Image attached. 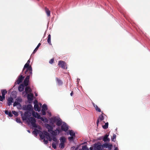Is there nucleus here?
I'll return each mask as SVG.
<instances>
[{"label":"nucleus","instance_id":"24","mask_svg":"<svg viewBox=\"0 0 150 150\" xmlns=\"http://www.w3.org/2000/svg\"><path fill=\"white\" fill-rule=\"evenodd\" d=\"M39 131L37 129H35L33 132L32 133L33 134L35 135L36 136L38 135V134L39 133Z\"/></svg>","mask_w":150,"mask_h":150},{"label":"nucleus","instance_id":"13","mask_svg":"<svg viewBox=\"0 0 150 150\" xmlns=\"http://www.w3.org/2000/svg\"><path fill=\"white\" fill-rule=\"evenodd\" d=\"M56 122V125L58 126H60L62 124V121L59 118H57Z\"/></svg>","mask_w":150,"mask_h":150},{"label":"nucleus","instance_id":"38","mask_svg":"<svg viewBox=\"0 0 150 150\" xmlns=\"http://www.w3.org/2000/svg\"><path fill=\"white\" fill-rule=\"evenodd\" d=\"M12 112L15 116H17L18 115V113L15 111H12Z\"/></svg>","mask_w":150,"mask_h":150},{"label":"nucleus","instance_id":"39","mask_svg":"<svg viewBox=\"0 0 150 150\" xmlns=\"http://www.w3.org/2000/svg\"><path fill=\"white\" fill-rule=\"evenodd\" d=\"M74 137L72 136L69 137H68V139L69 141H73L74 140Z\"/></svg>","mask_w":150,"mask_h":150},{"label":"nucleus","instance_id":"19","mask_svg":"<svg viewBox=\"0 0 150 150\" xmlns=\"http://www.w3.org/2000/svg\"><path fill=\"white\" fill-rule=\"evenodd\" d=\"M34 108L36 111L39 112L40 111V108L39 107L38 104H35Z\"/></svg>","mask_w":150,"mask_h":150},{"label":"nucleus","instance_id":"34","mask_svg":"<svg viewBox=\"0 0 150 150\" xmlns=\"http://www.w3.org/2000/svg\"><path fill=\"white\" fill-rule=\"evenodd\" d=\"M102 149H103L104 148H107L108 146V144H105L103 145H102Z\"/></svg>","mask_w":150,"mask_h":150},{"label":"nucleus","instance_id":"37","mask_svg":"<svg viewBox=\"0 0 150 150\" xmlns=\"http://www.w3.org/2000/svg\"><path fill=\"white\" fill-rule=\"evenodd\" d=\"M116 135L115 134H114L113 136V137L111 139L112 141H114V142L115 141V139L116 138Z\"/></svg>","mask_w":150,"mask_h":150},{"label":"nucleus","instance_id":"1","mask_svg":"<svg viewBox=\"0 0 150 150\" xmlns=\"http://www.w3.org/2000/svg\"><path fill=\"white\" fill-rule=\"evenodd\" d=\"M30 60H28L24 66L23 71L25 69L26 70L25 72V74H26L27 72H30V73H31V72H32V68L31 66L30 65Z\"/></svg>","mask_w":150,"mask_h":150},{"label":"nucleus","instance_id":"2","mask_svg":"<svg viewBox=\"0 0 150 150\" xmlns=\"http://www.w3.org/2000/svg\"><path fill=\"white\" fill-rule=\"evenodd\" d=\"M25 74L27 76L25 78L23 83L24 86H27L28 85L30 77L32 76V72H31V73H30V72H27V73L26 74Z\"/></svg>","mask_w":150,"mask_h":150},{"label":"nucleus","instance_id":"44","mask_svg":"<svg viewBox=\"0 0 150 150\" xmlns=\"http://www.w3.org/2000/svg\"><path fill=\"white\" fill-rule=\"evenodd\" d=\"M35 114L36 115V117L38 119H39L40 117V116L39 115L37 112H36Z\"/></svg>","mask_w":150,"mask_h":150},{"label":"nucleus","instance_id":"62","mask_svg":"<svg viewBox=\"0 0 150 150\" xmlns=\"http://www.w3.org/2000/svg\"><path fill=\"white\" fill-rule=\"evenodd\" d=\"M79 150H81V149H80Z\"/></svg>","mask_w":150,"mask_h":150},{"label":"nucleus","instance_id":"51","mask_svg":"<svg viewBox=\"0 0 150 150\" xmlns=\"http://www.w3.org/2000/svg\"><path fill=\"white\" fill-rule=\"evenodd\" d=\"M112 147V144H108V147L109 148H110V149H111V148Z\"/></svg>","mask_w":150,"mask_h":150},{"label":"nucleus","instance_id":"32","mask_svg":"<svg viewBox=\"0 0 150 150\" xmlns=\"http://www.w3.org/2000/svg\"><path fill=\"white\" fill-rule=\"evenodd\" d=\"M69 134L72 137H75V134L74 132L72 130L69 131Z\"/></svg>","mask_w":150,"mask_h":150},{"label":"nucleus","instance_id":"21","mask_svg":"<svg viewBox=\"0 0 150 150\" xmlns=\"http://www.w3.org/2000/svg\"><path fill=\"white\" fill-rule=\"evenodd\" d=\"M51 35L50 34H49L47 37V41L48 43L50 45H52V43L51 41Z\"/></svg>","mask_w":150,"mask_h":150},{"label":"nucleus","instance_id":"29","mask_svg":"<svg viewBox=\"0 0 150 150\" xmlns=\"http://www.w3.org/2000/svg\"><path fill=\"white\" fill-rule=\"evenodd\" d=\"M42 110H47V105L45 104H44L42 106Z\"/></svg>","mask_w":150,"mask_h":150},{"label":"nucleus","instance_id":"56","mask_svg":"<svg viewBox=\"0 0 150 150\" xmlns=\"http://www.w3.org/2000/svg\"><path fill=\"white\" fill-rule=\"evenodd\" d=\"M73 91H71V92L70 93V95L71 96H72V95H73Z\"/></svg>","mask_w":150,"mask_h":150},{"label":"nucleus","instance_id":"20","mask_svg":"<svg viewBox=\"0 0 150 150\" xmlns=\"http://www.w3.org/2000/svg\"><path fill=\"white\" fill-rule=\"evenodd\" d=\"M45 11L47 16H50V11L47 7H45Z\"/></svg>","mask_w":150,"mask_h":150},{"label":"nucleus","instance_id":"30","mask_svg":"<svg viewBox=\"0 0 150 150\" xmlns=\"http://www.w3.org/2000/svg\"><path fill=\"white\" fill-rule=\"evenodd\" d=\"M51 133L53 136H55L57 135V132L56 129L54 131L52 130Z\"/></svg>","mask_w":150,"mask_h":150},{"label":"nucleus","instance_id":"18","mask_svg":"<svg viewBox=\"0 0 150 150\" xmlns=\"http://www.w3.org/2000/svg\"><path fill=\"white\" fill-rule=\"evenodd\" d=\"M25 91L26 93H31L32 90L30 86H26L25 88Z\"/></svg>","mask_w":150,"mask_h":150},{"label":"nucleus","instance_id":"6","mask_svg":"<svg viewBox=\"0 0 150 150\" xmlns=\"http://www.w3.org/2000/svg\"><path fill=\"white\" fill-rule=\"evenodd\" d=\"M102 145L100 142L95 143L94 144V150H102Z\"/></svg>","mask_w":150,"mask_h":150},{"label":"nucleus","instance_id":"9","mask_svg":"<svg viewBox=\"0 0 150 150\" xmlns=\"http://www.w3.org/2000/svg\"><path fill=\"white\" fill-rule=\"evenodd\" d=\"M24 78V76H23L22 75H20L16 82V84H19L20 83L22 82Z\"/></svg>","mask_w":150,"mask_h":150},{"label":"nucleus","instance_id":"35","mask_svg":"<svg viewBox=\"0 0 150 150\" xmlns=\"http://www.w3.org/2000/svg\"><path fill=\"white\" fill-rule=\"evenodd\" d=\"M64 143H61L59 145V147L61 149H63L64 148Z\"/></svg>","mask_w":150,"mask_h":150},{"label":"nucleus","instance_id":"55","mask_svg":"<svg viewBox=\"0 0 150 150\" xmlns=\"http://www.w3.org/2000/svg\"><path fill=\"white\" fill-rule=\"evenodd\" d=\"M38 103V101L37 100H35L34 101V103H35V104H37Z\"/></svg>","mask_w":150,"mask_h":150},{"label":"nucleus","instance_id":"31","mask_svg":"<svg viewBox=\"0 0 150 150\" xmlns=\"http://www.w3.org/2000/svg\"><path fill=\"white\" fill-rule=\"evenodd\" d=\"M61 143H64L66 141V139L64 137H61L60 138Z\"/></svg>","mask_w":150,"mask_h":150},{"label":"nucleus","instance_id":"5","mask_svg":"<svg viewBox=\"0 0 150 150\" xmlns=\"http://www.w3.org/2000/svg\"><path fill=\"white\" fill-rule=\"evenodd\" d=\"M58 65L59 66L61 67L62 69H65L67 68L66 63L64 61H59Z\"/></svg>","mask_w":150,"mask_h":150},{"label":"nucleus","instance_id":"45","mask_svg":"<svg viewBox=\"0 0 150 150\" xmlns=\"http://www.w3.org/2000/svg\"><path fill=\"white\" fill-rule=\"evenodd\" d=\"M52 147L54 149H55L56 148L57 146L54 143H53L52 144Z\"/></svg>","mask_w":150,"mask_h":150},{"label":"nucleus","instance_id":"48","mask_svg":"<svg viewBox=\"0 0 150 150\" xmlns=\"http://www.w3.org/2000/svg\"><path fill=\"white\" fill-rule=\"evenodd\" d=\"M43 139H44L43 141L44 142V143L45 144H47L48 143V140L47 139L45 140V138H44Z\"/></svg>","mask_w":150,"mask_h":150},{"label":"nucleus","instance_id":"52","mask_svg":"<svg viewBox=\"0 0 150 150\" xmlns=\"http://www.w3.org/2000/svg\"><path fill=\"white\" fill-rule=\"evenodd\" d=\"M56 130L57 132H58V133H59L61 132V130L58 128L56 129Z\"/></svg>","mask_w":150,"mask_h":150},{"label":"nucleus","instance_id":"50","mask_svg":"<svg viewBox=\"0 0 150 150\" xmlns=\"http://www.w3.org/2000/svg\"><path fill=\"white\" fill-rule=\"evenodd\" d=\"M32 115L35 117H36V115L35 112L34 111L32 112Z\"/></svg>","mask_w":150,"mask_h":150},{"label":"nucleus","instance_id":"4","mask_svg":"<svg viewBox=\"0 0 150 150\" xmlns=\"http://www.w3.org/2000/svg\"><path fill=\"white\" fill-rule=\"evenodd\" d=\"M31 115V113L30 112L28 111H26L25 112L24 116L22 117V118L23 120H26Z\"/></svg>","mask_w":150,"mask_h":150},{"label":"nucleus","instance_id":"25","mask_svg":"<svg viewBox=\"0 0 150 150\" xmlns=\"http://www.w3.org/2000/svg\"><path fill=\"white\" fill-rule=\"evenodd\" d=\"M45 135L47 136L48 139H47L50 141H51L52 139L51 138L49 134L47 132H46L45 133Z\"/></svg>","mask_w":150,"mask_h":150},{"label":"nucleus","instance_id":"12","mask_svg":"<svg viewBox=\"0 0 150 150\" xmlns=\"http://www.w3.org/2000/svg\"><path fill=\"white\" fill-rule=\"evenodd\" d=\"M27 97L28 101H32L33 99V93H30L28 95Z\"/></svg>","mask_w":150,"mask_h":150},{"label":"nucleus","instance_id":"8","mask_svg":"<svg viewBox=\"0 0 150 150\" xmlns=\"http://www.w3.org/2000/svg\"><path fill=\"white\" fill-rule=\"evenodd\" d=\"M45 127L47 129L48 131L49 132L51 133L53 129V127L50 125L47 124H45Z\"/></svg>","mask_w":150,"mask_h":150},{"label":"nucleus","instance_id":"59","mask_svg":"<svg viewBox=\"0 0 150 150\" xmlns=\"http://www.w3.org/2000/svg\"><path fill=\"white\" fill-rule=\"evenodd\" d=\"M28 132H29V133H30V131L29 130H28Z\"/></svg>","mask_w":150,"mask_h":150},{"label":"nucleus","instance_id":"15","mask_svg":"<svg viewBox=\"0 0 150 150\" xmlns=\"http://www.w3.org/2000/svg\"><path fill=\"white\" fill-rule=\"evenodd\" d=\"M57 118L55 117L51 118L50 119V123L52 124H53L55 122H56V120Z\"/></svg>","mask_w":150,"mask_h":150},{"label":"nucleus","instance_id":"42","mask_svg":"<svg viewBox=\"0 0 150 150\" xmlns=\"http://www.w3.org/2000/svg\"><path fill=\"white\" fill-rule=\"evenodd\" d=\"M20 103L18 102H15L13 104V106L14 107L16 106L17 105H18Z\"/></svg>","mask_w":150,"mask_h":150},{"label":"nucleus","instance_id":"57","mask_svg":"<svg viewBox=\"0 0 150 150\" xmlns=\"http://www.w3.org/2000/svg\"><path fill=\"white\" fill-rule=\"evenodd\" d=\"M90 150H93V147H90Z\"/></svg>","mask_w":150,"mask_h":150},{"label":"nucleus","instance_id":"53","mask_svg":"<svg viewBox=\"0 0 150 150\" xmlns=\"http://www.w3.org/2000/svg\"><path fill=\"white\" fill-rule=\"evenodd\" d=\"M8 112H9L8 110H5V114H6V115H8Z\"/></svg>","mask_w":150,"mask_h":150},{"label":"nucleus","instance_id":"58","mask_svg":"<svg viewBox=\"0 0 150 150\" xmlns=\"http://www.w3.org/2000/svg\"><path fill=\"white\" fill-rule=\"evenodd\" d=\"M118 150V149L117 147H116L114 150Z\"/></svg>","mask_w":150,"mask_h":150},{"label":"nucleus","instance_id":"28","mask_svg":"<svg viewBox=\"0 0 150 150\" xmlns=\"http://www.w3.org/2000/svg\"><path fill=\"white\" fill-rule=\"evenodd\" d=\"M2 96L5 97V94L7 93V92L6 90L3 89L1 90Z\"/></svg>","mask_w":150,"mask_h":150},{"label":"nucleus","instance_id":"61","mask_svg":"<svg viewBox=\"0 0 150 150\" xmlns=\"http://www.w3.org/2000/svg\"><path fill=\"white\" fill-rule=\"evenodd\" d=\"M67 134H69V133H68V132L67 133Z\"/></svg>","mask_w":150,"mask_h":150},{"label":"nucleus","instance_id":"47","mask_svg":"<svg viewBox=\"0 0 150 150\" xmlns=\"http://www.w3.org/2000/svg\"><path fill=\"white\" fill-rule=\"evenodd\" d=\"M16 121L17 122L19 123H21V122L20 119H19L18 118H16Z\"/></svg>","mask_w":150,"mask_h":150},{"label":"nucleus","instance_id":"27","mask_svg":"<svg viewBox=\"0 0 150 150\" xmlns=\"http://www.w3.org/2000/svg\"><path fill=\"white\" fill-rule=\"evenodd\" d=\"M27 110L31 111L33 110L32 106L31 105H27L26 108Z\"/></svg>","mask_w":150,"mask_h":150},{"label":"nucleus","instance_id":"17","mask_svg":"<svg viewBox=\"0 0 150 150\" xmlns=\"http://www.w3.org/2000/svg\"><path fill=\"white\" fill-rule=\"evenodd\" d=\"M24 86L23 84H21L18 87V90L20 92L23 91L24 89Z\"/></svg>","mask_w":150,"mask_h":150},{"label":"nucleus","instance_id":"22","mask_svg":"<svg viewBox=\"0 0 150 150\" xmlns=\"http://www.w3.org/2000/svg\"><path fill=\"white\" fill-rule=\"evenodd\" d=\"M108 135L107 134H105L103 138V141L105 142H106L107 141H109V139L108 138Z\"/></svg>","mask_w":150,"mask_h":150},{"label":"nucleus","instance_id":"3","mask_svg":"<svg viewBox=\"0 0 150 150\" xmlns=\"http://www.w3.org/2000/svg\"><path fill=\"white\" fill-rule=\"evenodd\" d=\"M27 122L28 123H31L32 126L35 128L37 127V126L36 124V120L33 117H31L28 118L27 120Z\"/></svg>","mask_w":150,"mask_h":150},{"label":"nucleus","instance_id":"41","mask_svg":"<svg viewBox=\"0 0 150 150\" xmlns=\"http://www.w3.org/2000/svg\"><path fill=\"white\" fill-rule=\"evenodd\" d=\"M52 140L53 141L55 142H56L57 141V139L56 137L55 136H53L52 137Z\"/></svg>","mask_w":150,"mask_h":150},{"label":"nucleus","instance_id":"23","mask_svg":"<svg viewBox=\"0 0 150 150\" xmlns=\"http://www.w3.org/2000/svg\"><path fill=\"white\" fill-rule=\"evenodd\" d=\"M93 105L94 107H95L96 111H98V112H101L100 109L98 107V106L97 105H95V104L94 103H93Z\"/></svg>","mask_w":150,"mask_h":150},{"label":"nucleus","instance_id":"14","mask_svg":"<svg viewBox=\"0 0 150 150\" xmlns=\"http://www.w3.org/2000/svg\"><path fill=\"white\" fill-rule=\"evenodd\" d=\"M13 98L10 97L7 100V105L10 106L11 103L13 102Z\"/></svg>","mask_w":150,"mask_h":150},{"label":"nucleus","instance_id":"36","mask_svg":"<svg viewBox=\"0 0 150 150\" xmlns=\"http://www.w3.org/2000/svg\"><path fill=\"white\" fill-rule=\"evenodd\" d=\"M82 150H89V149L87 148L86 146H83L82 148Z\"/></svg>","mask_w":150,"mask_h":150},{"label":"nucleus","instance_id":"54","mask_svg":"<svg viewBox=\"0 0 150 150\" xmlns=\"http://www.w3.org/2000/svg\"><path fill=\"white\" fill-rule=\"evenodd\" d=\"M39 119L41 120V121H44V118H43L42 117H40V118Z\"/></svg>","mask_w":150,"mask_h":150},{"label":"nucleus","instance_id":"60","mask_svg":"<svg viewBox=\"0 0 150 150\" xmlns=\"http://www.w3.org/2000/svg\"><path fill=\"white\" fill-rule=\"evenodd\" d=\"M35 96H38L37 94H35Z\"/></svg>","mask_w":150,"mask_h":150},{"label":"nucleus","instance_id":"33","mask_svg":"<svg viewBox=\"0 0 150 150\" xmlns=\"http://www.w3.org/2000/svg\"><path fill=\"white\" fill-rule=\"evenodd\" d=\"M108 123L106 122L105 123V125L103 126V128L105 129H107L108 127Z\"/></svg>","mask_w":150,"mask_h":150},{"label":"nucleus","instance_id":"16","mask_svg":"<svg viewBox=\"0 0 150 150\" xmlns=\"http://www.w3.org/2000/svg\"><path fill=\"white\" fill-rule=\"evenodd\" d=\"M56 81L57 82V85L58 86L62 85L63 84V82L61 79L57 78H56Z\"/></svg>","mask_w":150,"mask_h":150},{"label":"nucleus","instance_id":"43","mask_svg":"<svg viewBox=\"0 0 150 150\" xmlns=\"http://www.w3.org/2000/svg\"><path fill=\"white\" fill-rule=\"evenodd\" d=\"M54 62V58L51 59L49 62V63L50 64H52Z\"/></svg>","mask_w":150,"mask_h":150},{"label":"nucleus","instance_id":"40","mask_svg":"<svg viewBox=\"0 0 150 150\" xmlns=\"http://www.w3.org/2000/svg\"><path fill=\"white\" fill-rule=\"evenodd\" d=\"M5 98V97L0 96V101H2Z\"/></svg>","mask_w":150,"mask_h":150},{"label":"nucleus","instance_id":"46","mask_svg":"<svg viewBox=\"0 0 150 150\" xmlns=\"http://www.w3.org/2000/svg\"><path fill=\"white\" fill-rule=\"evenodd\" d=\"M46 110H41L42 114V115H46V112H45Z\"/></svg>","mask_w":150,"mask_h":150},{"label":"nucleus","instance_id":"26","mask_svg":"<svg viewBox=\"0 0 150 150\" xmlns=\"http://www.w3.org/2000/svg\"><path fill=\"white\" fill-rule=\"evenodd\" d=\"M40 45H41V44L40 43H39L37 45V47H36V48L33 51V52L32 53V54H34V53L38 50V48L40 46Z\"/></svg>","mask_w":150,"mask_h":150},{"label":"nucleus","instance_id":"11","mask_svg":"<svg viewBox=\"0 0 150 150\" xmlns=\"http://www.w3.org/2000/svg\"><path fill=\"white\" fill-rule=\"evenodd\" d=\"M103 114L104 115V114L103 113H102L101 115H100L99 116V118L97 120L96 123L97 126H98V123L99 122V120L101 121L104 120V117L103 116Z\"/></svg>","mask_w":150,"mask_h":150},{"label":"nucleus","instance_id":"49","mask_svg":"<svg viewBox=\"0 0 150 150\" xmlns=\"http://www.w3.org/2000/svg\"><path fill=\"white\" fill-rule=\"evenodd\" d=\"M8 115L10 117H12L13 116V114L11 111L9 112Z\"/></svg>","mask_w":150,"mask_h":150},{"label":"nucleus","instance_id":"7","mask_svg":"<svg viewBox=\"0 0 150 150\" xmlns=\"http://www.w3.org/2000/svg\"><path fill=\"white\" fill-rule=\"evenodd\" d=\"M61 128L62 131L66 132L69 129V127L64 122L63 124H62Z\"/></svg>","mask_w":150,"mask_h":150},{"label":"nucleus","instance_id":"10","mask_svg":"<svg viewBox=\"0 0 150 150\" xmlns=\"http://www.w3.org/2000/svg\"><path fill=\"white\" fill-rule=\"evenodd\" d=\"M46 132H47L45 131L44 132V133H43L41 132H40V137L42 139H43L44 138H45L47 139H48L47 136L45 134V133Z\"/></svg>","mask_w":150,"mask_h":150}]
</instances>
